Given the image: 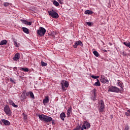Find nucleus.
Wrapping results in <instances>:
<instances>
[{"mask_svg": "<svg viewBox=\"0 0 130 130\" xmlns=\"http://www.w3.org/2000/svg\"><path fill=\"white\" fill-rule=\"evenodd\" d=\"M38 116L39 118H40V120H42V121H45L46 123L50 122V121H52L53 125H54V124H55L54 120H52V118L51 117L46 116L44 114L39 115Z\"/></svg>", "mask_w": 130, "mask_h": 130, "instance_id": "f257e3e1", "label": "nucleus"}, {"mask_svg": "<svg viewBox=\"0 0 130 130\" xmlns=\"http://www.w3.org/2000/svg\"><path fill=\"white\" fill-rule=\"evenodd\" d=\"M48 13L49 16H51L53 18V19H58L59 18V15H58V13L54 11L53 10L48 11Z\"/></svg>", "mask_w": 130, "mask_h": 130, "instance_id": "f03ea898", "label": "nucleus"}, {"mask_svg": "<svg viewBox=\"0 0 130 130\" xmlns=\"http://www.w3.org/2000/svg\"><path fill=\"white\" fill-rule=\"evenodd\" d=\"M108 92H114V93H119L120 89L116 86H109Z\"/></svg>", "mask_w": 130, "mask_h": 130, "instance_id": "7ed1b4c3", "label": "nucleus"}, {"mask_svg": "<svg viewBox=\"0 0 130 130\" xmlns=\"http://www.w3.org/2000/svg\"><path fill=\"white\" fill-rule=\"evenodd\" d=\"M46 32V29L44 28V27H39V29L37 30V33L38 35L40 36H44V35L45 34Z\"/></svg>", "mask_w": 130, "mask_h": 130, "instance_id": "20e7f679", "label": "nucleus"}, {"mask_svg": "<svg viewBox=\"0 0 130 130\" xmlns=\"http://www.w3.org/2000/svg\"><path fill=\"white\" fill-rule=\"evenodd\" d=\"M4 111L7 115H8L9 116H11V115H12V110H11V109L8 105H6L5 106Z\"/></svg>", "mask_w": 130, "mask_h": 130, "instance_id": "39448f33", "label": "nucleus"}, {"mask_svg": "<svg viewBox=\"0 0 130 130\" xmlns=\"http://www.w3.org/2000/svg\"><path fill=\"white\" fill-rule=\"evenodd\" d=\"M99 112H103L104 111V109H105V105H104V102L103 100H101L100 101V104L99 105Z\"/></svg>", "mask_w": 130, "mask_h": 130, "instance_id": "423d86ee", "label": "nucleus"}, {"mask_svg": "<svg viewBox=\"0 0 130 130\" xmlns=\"http://www.w3.org/2000/svg\"><path fill=\"white\" fill-rule=\"evenodd\" d=\"M61 85L63 91H66L67 88L69 87V82L64 80H62L61 82Z\"/></svg>", "mask_w": 130, "mask_h": 130, "instance_id": "0eeeda50", "label": "nucleus"}, {"mask_svg": "<svg viewBox=\"0 0 130 130\" xmlns=\"http://www.w3.org/2000/svg\"><path fill=\"white\" fill-rule=\"evenodd\" d=\"M100 81L101 83H103V84H109V80H108V79L105 77L104 75L101 76Z\"/></svg>", "mask_w": 130, "mask_h": 130, "instance_id": "6e6552de", "label": "nucleus"}, {"mask_svg": "<svg viewBox=\"0 0 130 130\" xmlns=\"http://www.w3.org/2000/svg\"><path fill=\"white\" fill-rule=\"evenodd\" d=\"M79 45H80V46H83V43H82V41H77L73 45V47L74 48H77V47H78Z\"/></svg>", "mask_w": 130, "mask_h": 130, "instance_id": "1a4fd4ad", "label": "nucleus"}, {"mask_svg": "<svg viewBox=\"0 0 130 130\" xmlns=\"http://www.w3.org/2000/svg\"><path fill=\"white\" fill-rule=\"evenodd\" d=\"M82 125H84V126H86V129L90 128L91 127V124L89 123V122L84 121L83 122V124Z\"/></svg>", "mask_w": 130, "mask_h": 130, "instance_id": "9d476101", "label": "nucleus"}, {"mask_svg": "<svg viewBox=\"0 0 130 130\" xmlns=\"http://www.w3.org/2000/svg\"><path fill=\"white\" fill-rule=\"evenodd\" d=\"M26 95L29 96L30 95V98H32V99H35V96H34V94L32 91H29L28 92H26Z\"/></svg>", "mask_w": 130, "mask_h": 130, "instance_id": "9b49d317", "label": "nucleus"}, {"mask_svg": "<svg viewBox=\"0 0 130 130\" xmlns=\"http://www.w3.org/2000/svg\"><path fill=\"white\" fill-rule=\"evenodd\" d=\"M49 102V97L48 96H45V99L43 100V103L44 105L47 104Z\"/></svg>", "mask_w": 130, "mask_h": 130, "instance_id": "f8f14e48", "label": "nucleus"}, {"mask_svg": "<svg viewBox=\"0 0 130 130\" xmlns=\"http://www.w3.org/2000/svg\"><path fill=\"white\" fill-rule=\"evenodd\" d=\"M13 59L15 61H18L19 59H20V53H17L14 57H13Z\"/></svg>", "mask_w": 130, "mask_h": 130, "instance_id": "ddd939ff", "label": "nucleus"}, {"mask_svg": "<svg viewBox=\"0 0 130 130\" xmlns=\"http://www.w3.org/2000/svg\"><path fill=\"white\" fill-rule=\"evenodd\" d=\"M22 23L25 24V25H28V26H31L32 25L31 22L27 21L26 20H21Z\"/></svg>", "mask_w": 130, "mask_h": 130, "instance_id": "4468645a", "label": "nucleus"}, {"mask_svg": "<svg viewBox=\"0 0 130 130\" xmlns=\"http://www.w3.org/2000/svg\"><path fill=\"white\" fill-rule=\"evenodd\" d=\"M2 121L4 123L5 125H11V123L8 120L2 119Z\"/></svg>", "mask_w": 130, "mask_h": 130, "instance_id": "2eb2a0df", "label": "nucleus"}, {"mask_svg": "<svg viewBox=\"0 0 130 130\" xmlns=\"http://www.w3.org/2000/svg\"><path fill=\"white\" fill-rule=\"evenodd\" d=\"M71 113H72V107H70L67 111V117H70L71 116Z\"/></svg>", "mask_w": 130, "mask_h": 130, "instance_id": "dca6fc26", "label": "nucleus"}, {"mask_svg": "<svg viewBox=\"0 0 130 130\" xmlns=\"http://www.w3.org/2000/svg\"><path fill=\"white\" fill-rule=\"evenodd\" d=\"M84 14L85 15H92V14H93V11L87 10L84 12Z\"/></svg>", "mask_w": 130, "mask_h": 130, "instance_id": "f3484780", "label": "nucleus"}, {"mask_svg": "<svg viewBox=\"0 0 130 130\" xmlns=\"http://www.w3.org/2000/svg\"><path fill=\"white\" fill-rule=\"evenodd\" d=\"M22 29L24 33H26V34H29V32L28 28L26 27H22Z\"/></svg>", "mask_w": 130, "mask_h": 130, "instance_id": "a211bd4d", "label": "nucleus"}, {"mask_svg": "<svg viewBox=\"0 0 130 130\" xmlns=\"http://www.w3.org/2000/svg\"><path fill=\"white\" fill-rule=\"evenodd\" d=\"M60 117L62 120H64V118H66V114H64V113H61L60 115Z\"/></svg>", "mask_w": 130, "mask_h": 130, "instance_id": "6ab92c4d", "label": "nucleus"}, {"mask_svg": "<svg viewBox=\"0 0 130 130\" xmlns=\"http://www.w3.org/2000/svg\"><path fill=\"white\" fill-rule=\"evenodd\" d=\"M96 81L97 82H95L94 86H96V87H100L101 85L100 84V81L98 79H96Z\"/></svg>", "mask_w": 130, "mask_h": 130, "instance_id": "aec40b11", "label": "nucleus"}, {"mask_svg": "<svg viewBox=\"0 0 130 130\" xmlns=\"http://www.w3.org/2000/svg\"><path fill=\"white\" fill-rule=\"evenodd\" d=\"M6 44H7V40H2L0 42V45H6Z\"/></svg>", "mask_w": 130, "mask_h": 130, "instance_id": "412c9836", "label": "nucleus"}, {"mask_svg": "<svg viewBox=\"0 0 130 130\" xmlns=\"http://www.w3.org/2000/svg\"><path fill=\"white\" fill-rule=\"evenodd\" d=\"M93 53L94 55H95V56H96V57H98V56H99V53H98L97 51H94L93 52Z\"/></svg>", "mask_w": 130, "mask_h": 130, "instance_id": "4be33fe9", "label": "nucleus"}, {"mask_svg": "<svg viewBox=\"0 0 130 130\" xmlns=\"http://www.w3.org/2000/svg\"><path fill=\"white\" fill-rule=\"evenodd\" d=\"M123 44L124 45H125V46H127V47H129V48H130V42H128V43L126 42H124Z\"/></svg>", "mask_w": 130, "mask_h": 130, "instance_id": "5701e85b", "label": "nucleus"}, {"mask_svg": "<svg viewBox=\"0 0 130 130\" xmlns=\"http://www.w3.org/2000/svg\"><path fill=\"white\" fill-rule=\"evenodd\" d=\"M53 5L54 6H55L56 7H58V6H59V4L58 3V2H57L56 1H54L53 3Z\"/></svg>", "mask_w": 130, "mask_h": 130, "instance_id": "b1692460", "label": "nucleus"}, {"mask_svg": "<svg viewBox=\"0 0 130 130\" xmlns=\"http://www.w3.org/2000/svg\"><path fill=\"white\" fill-rule=\"evenodd\" d=\"M118 86H119V87H120V88H121V89H122V88H123V83L119 81L118 83Z\"/></svg>", "mask_w": 130, "mask_h": 130, "instance_id": "393cba45", "label": "nucleus"}, {"mask_svg": "<svg viewBox=\"0 0 130 130\" xmlns=\"http://www.w3.org/2000/svg\"><path fill=\"white\" fill-rule=\"evenodd\" d=\"M41 66L42 67H46V66H47V63L44 62L43 61H42Z\"/></svg>", "mask_w": 130, "mask_h": 130, "instance_id": "a878e982", "label": "nucleus"}, {"mask_svg": "<svg viewBox=\"0 0 130 130\" xmlns=\"http://www.w3.org/2000/svg\"><path fill=\"white\" fill-rule=\"evenodd\" d=\"M21 71H23V72H29V69L28 68H21Z\"/></svg>", "mask_w": 130, "mask_h": 130, "instance_id": "bb28decb", "label": "nucleus"}, {"mask_svg": "<svg viewBox=\"0 0 130 130\" xmlns=\"http://www.w3.org/2000/svg\"><path fill=\"white\" fill-rule=\"evenodd\" d=\"M14 45L15 46H16V47H19V46H20V44L19 43H17V42L16 41H14Z\"/></svg>", "mask_w": 130, "mask_h": 130, "instance_id": "cd10ccee", "label": "nucleus"}, {"mask_svg": "<svg viewBox=\"0 0 130 130\" xmlns=\"http://www.w3.org/2000/svg\"><path fill=\"white\" fill-rule=\"evenodd\" d=\"M8 103L10 105H12L14 103V102L12 100H8Z\"/></svg>", "mask_w": 130, "mask_h": 130, "instance_id": "c85d7f7f", "label": "nucleus"}, {"mask_svg": "<svg viewBox=\"0 0 130 130\" xmlns=\"http://www.w3.org/2000/svg\"><path fill=\"white\" fill-rule=\"evenodd\" d=\"M86 25H88L89 27H91L92 26V22H86Z\"/></svg>", "mask_w": 130, "mask_h": 130, "instance_id": "c756f323", "label": "nucleus"}, {"mask_svg": "<svg viewBox=\"0 0 130 130\" xmlns=\"http://www.w3.org/2000/svg\"><path fill=\"white\" fill-rule=\"evenodd\" d=\"M4 7H8V6H10V3H8V2L4 3Z\"/></svg>", "mask_w": 130, "mask_h": 130, "instance_id": "7c9ffc66", "label": "nucleus"}, {"mask_svg": "<svg viewBox=\"0 0 130 130\" xmlns=\"http://www.w3.org/2000/svg\"><path fill=\"white\" fill-rule=\"evenodd\" d=\"M124 130H129V126H128V125H126L125 126Z\"/></svg>", "mask_w": 130, "mask_h": 130, "instance_id": "2f4dec72", "label": "nucleus"}, {"mask_svg": "<svg viewBox=\"0 0 130 130\" xmlns=\"http://www.w3.org/2000/svg\"><path fill=\"white\" fill-rule=\"evenodd\" d=\"M91 77L92 78V79H99V76H95L94 75H91Z\"/></svg>", "mask_w": 130, "mask_h": 130, "instance_id": "473e14b6", "label": "nucleus"}, {"mask_svg": "<svg viewBox=\"0 0 130 130\" xmlns=\"http://www.w3.org/2000/svg\"><path fill=\"white\" fill-rule=\"evenodd\" d=\"M11 105L13 106V107H15V108H17V107H18V105H15L14 103H13Z\"/></svg>", "mask_w": 130, "mask_h": 130, "instance_id": "72a5a7b5", "label": "nucleus"}, {"mask_svg": "<svg viewBox=\"0 0 130 130\" xmlns=\"http://www.w3.org/2000/svg\"><path fill=\"white\" fill-rule=\"evenodd\" d=\"M58 2L60 4V5H62V4H63V0H58Z\"/></svg>", "mask_w": 130, "mask_h": 130, "instance_id": "f704fd0d", "label": "nucleus"}, {"mask_svg": "<svg viewBox=\"0 0 130 130\" xmlns=\"http://www.w3.org/2000/svg\"><path fill=\"white\" fill-rule=\"evenodd\" d=\"M10 82L11 83H15V80L14 79H13L12 78H10Z\"/></svg>", "mask_w": 130, "mask_h": 130, "instance_id": "c9c22d12", "label": "nucleus"}, {"mask_svg": "<svg viewBox=\"0 0 130 130\" xmlns=\"http://www.w3.org/2000/svg\"><path fill=\"white\" fill-rule=\"evenodd\" d=\"M125 115L126 116H130L129 112H128V113L125 112Z\"/></svg>", "mask_w": 130, "mask_h": 130, "instance_id": "e433bc0d", "label": "nucleus"}, {"mask_svg": "<svg viewBox=\"0 0 130 130\" xmlns=\"http://www.w3.org/2000/svg\"><path fill=\"white\" fill-rule=\"evenodd\" d=\"M123 55H126V54L124 52H123Z\"/></svg>", "mask_w": 130, "mask_h": 130, "instance_id": "4c0bfd02", "label": "nucleus"}, {"mask_svg": "<svg viewBox=\"0 0 130 130\" xmlns=\"http://www.w3.org/2000/svg\"><path fill=\"white\" fill-rule=\"evenodd\" d=\"M13 69H14V70H17V67H14Z\"/></svg>", "mask_w": 130, "mask_h": 130, "instance_id": "58836bf2", "label": "nucleus"}, {"mask_svg": "<svg viewBox=\"0 0 130 130\" xmlns=\"http://www.w3.org/2000/svg\"><path fill=\"white\" fill-rule=\"evenodd\" d=\"M127 112H129L130 113V110H127Z\"/></svg>", "mask_w": 130, "mask_h": 130, "instance_id": "ea45409f", "label": "nucleus"}, {"mask_svg": "<svg viewBox=\"0 0 130 130\" xmlns=\"http://www.w3.org/2000/svg\"><path fill=\"white\" fill-rule=\"evenodd\" d=\"M104 51H105V52H106L107 51H106V50H105Z\"/></svg>", "mask_w": 130, "mask_h": 130, "instance_id": "a19ab883", "label": "nucleus"}, {"mask_svg": "<svg viewBox=\"0 0 130 130\" xmlns=\"http://www.w3.org/2000/svg\"><path fill=\"white\" fill-rule=\"evenodd\" d=\"M7 79H8V80H9V78H7Z\"/></svg>", "mask_w": 130, "mask_h": 130, "instance_id": "79ce46f5", "label": "nucleus"}, {"mask_svg": "<svg viewBox=\"0 0 130 130\" xmlns=\"http://www.w3.org/2000/svg\"><path fill=\"white\" fill-rule=\"evenodd\" d=\"M25 117H27V116H25Z\"/></svg>", "mask_w": 130, "mask_h": 130, "instance_id": "37998d69", "label": "nucleus"}, {"mask_svg": "<svg viewBox=\"0 0 130 130\" xmlns=\"http://www.w3.org/2000/svg\"><path fill=\"white\" fill-rule=\"evenodd\" d=\"M94 96H95V93H94Z\"/></svg>", "mask_w": 130, "mask_h": 130, "instance_id": "c03bdc74", "label": "nucleus"}]
</instances>
